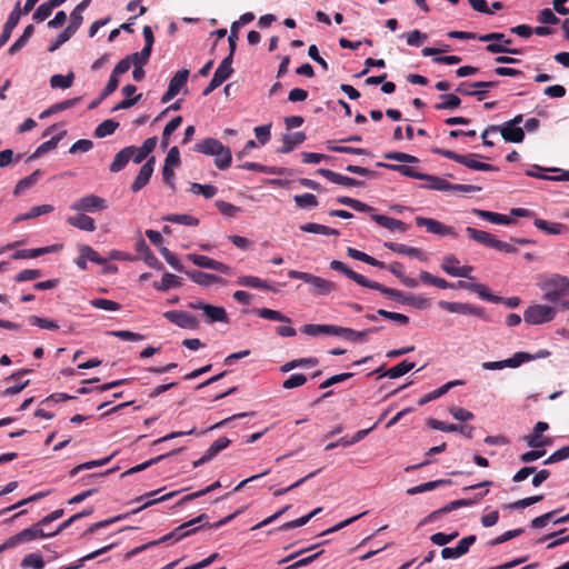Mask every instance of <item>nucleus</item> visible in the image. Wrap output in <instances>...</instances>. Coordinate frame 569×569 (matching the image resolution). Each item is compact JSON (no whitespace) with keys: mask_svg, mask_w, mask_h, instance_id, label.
I'll return each mask as SVG.
<instances>
[{"mask_svg":"<svg viewBox=\"0 0 569 569\" xmlns=\"http://www.w3.org/2000/svg\"><path fill=\"white\" fill-rule=\"evenodd\" d=\"M214 156V164L218 169L224 170L230 167L232 154L230 148L222 146L220 150H218L217 153H213Z\"/></svg>","mask_w":569,"mask_h":569,"instance_id":"49","label":"nucleus"},{"mask_svg":"<svg viewBox=\"0 0 569 569\" xmlns=\"http://www.w3.org/2000/svg\"><path fill=\"white\" fill-rule=\"evenodd\" d=\"M67 223L83 231L93 232L97 229L94 219L91 217L79 213L67 218Z\"/></svg>","mask_w":569,"mask_h":569,"instance_id":"25","label":"nucleus"},{"mask_svg":"<svg viewBox=\"0 0 569 569\" xmlns=\"http://www.w3.org/2000/svg\"><path fill=\"white\" fill-rule=\"evenodd\" d=\"M330 268L335 271H339L343 273L349 279L353 280L356 283L362 287H367L371 289V286L375 281L367 279L365 276L351 270L347 264L339 260H332L330 262Z\"/></svg>","mask_w":569,"mask_h":569,"instance_id":"19","label":"nucleus"},{"mask_svg":"<svg viewBox=\"0 0 569 569\" xmlns=\"http://www.w3.org/2000/svg\"><path fill=\"white\" fill-rule=\"evenodd\" d=\"M90 305L93 308L106 310V311H119L121 309V305L109 299L104 298H96L90 300Z\"/></svg>","mask_w":569,"mask_h":569,"instance_id":"62","label":"nucleus"},{"mask_svg":"<svg viewBox=\"0 0 569 569\" xmlns=\"http://www.w3.org/2000/svg\"><path fill=\"white\" fill-rule=\"evenodd\" d=\"M182 450H183V448H178V449H174V450H172V451H170L168 453L160 455L158 457L151 458V459H149V460H147V461L140 463V465H137V466L128 469L127 471H124L122 473V477L128 476V475H132V473H136V472H139V471H142V470L147 469L148 467H151V466L162 461L163 459H166V458H168L170 456H173V455H177V453L181 452Z\"/></svg>","mask_w":569,"mask_h":569,"instance_id":"31","label":"nucleus"},{"mask_svg":"<svg viewBox=\"0 0 569 569\" xmlns=\"http://www.w3.org/2000/svg\"><path fill=\"white\" fill-rule=\"evenodd\" d=\"M293 200L301 209L315 208L318 206V199L312 193L297 194Z\"/></svg>","mask_w":569,"mask_h":569,"instance_id":"64","label":"nucleus"},{"mask_svg":"<svg viewBox=\"0 0 569 569\" xmlns=\"http://www.w3.org/2000/svg\"><path fill=\"white\" fill-rule=\"evenodd\" d=\"M237 283L241 287H250L254 289L261 290H271L270 284L258 277L254 276H240L237 279Z\"/></svg>","mask_w":569,"mask_h":569,"instance_id":"41","label":"nucleus"},{"mask_svg":"<svg viewBox=\"0 0 569 569\" xmlns=\"http://www.w3.org/2000/svg\"><path fill=\"white\" fill-rule=\"evenodd\" d=\"M54 250V247H42L36 249H22L13 253V259H32L38 258L42 254L50 253Z\"/></svg>","mask_w":569,"mask_h":569,"instance_id":"46","label":"nucleus"},{"mask_svg":"<svg viewBox=\"0 0 569 569\" xmlns=\"http://www.w3.org/2000/svg\"><path fill=\"white\" fill-rule=\"evenodd\" d=\"M42 176V171L40 169L34 170L28 177L22 178L14 187L13 194L19 196L27 189L31 188L33 184L38 182L40 177Z\"/></svg>","mask_w":569,"mask_h":569,"instance_id":"38","label":"nucleus"},{"mask_svg":"<svg viewBox=\"0 0 569 569\" xmlns=\"http://www.w3.org/2000/svg\"><path fill=\"white\" fill-rule=\"evenodd\" d=\"M427 423L430 428L435 430H440L445 432H460L468 439H471L475 432V427L470 425L447 423L433 418L428 419Z\"/></svg>","mask_w":569,"mask_h":569,"instance_id":"12","label":"nucleus"},{"mask_svg":"<svg viewBox=\"0 0 569 569\" xmlns=\"http://www.w3.org/2000/svg\"><path fill=\"white\" fill-rule=\"evenodd\" d=\"M231 57H226L216 69L209 84L203 89L202 94L209 96L213 90L220 87L233 72L231 67Z\"/></svg>","mask_w":569,"mask_h":569,"instance_id":"10","label":"nucleus"},{"mask_svg":"<svg viewBox=\"0 0 569 569\" xmlns=\"http://www.w3.org/2000/svg\"><path fill=\"white\" fill-rule=\"evenodd\" d=\"M317 173L328 179L330 182L345 186V187H362L365 184L363 181L342 176L338 172H335L329 169L320 168L317 170Z\"/></svg>","mask_w":569,"mask_h":569,"instance_id":"21","label":"nucleus"},{"mask_svg":"<svg viewBox=\"0 0 569 569\" xmlns=\"http://www.w3.org/2000/svg\"><path fill=\"white\" fill-rule=\"evenodd\" d=\"M385 247L399 254L410 256L421 261L426 260V257L423 256L422 251L415 247H409L407 244L397 242H386Z\"/></svg>","mask_w":569,"mask_h":569,"instance_id":"27","label":"nucleus"},{"mask_svg":"<svg viewBox=\"0 0 569 569\" xmlns=\"http://www.w3.org/2000/svg\"><path fill=\"white\" fill-rule=\"evenodd\" d=\"M449 263H459V260L455 254H447L443 257L441 263L442 270L452 277L471 279L470 273L473 270L471 266L449 267Z\"/></svg>","mask_w":569,"mask_h":569,"instance_id":"18","label":"nucleus"},{"mask_svg":"<svg viewBox=\"0 0 569 569\" xmlns=\"http://www.w3.org/2000/svg\"><path fill=\"white\" fill-rule=\"evenodd\" d=\"M448 485H451V480H449V479H438V480H433V481H428V482L421 483L419 486L409 488L407 490V495L415 496V495L422 493L426 491H431L439 487L448 486Z\"/></svg>","mask_w":569,"mask_h":569,"instance_id":"34","label":"nucleus"},{"mask_svg":"<svg viewBox=\"0 0 569 569\" xmlns=\"http://www.w3.org/2000/svg\"><path fill=\"white\" fill-rule=\"evenodd\" d=\"M189 78V70H179L170 80L167 91L161 97V102L167 103L173 99L179 91L186 86Z\"/></svg>","mask_w":569,"mask_h":569,"instance_id":"14","label":"nucleus"},{"mask_svg":"<svg viewBox=\"0 0 569 569\" xmlns=\"http://www.w3.org/2000/svg\"><path fill=\"white\" fill-rule=\"evenodd\" d=\"M187 258L197 267L212 269L222 273H229L231 268L220 261L211 259L207 256L189 253Z\"/></svg>","mask_w":569,"mask_h":569,"instance_id":"16","label":"nucleus"},{"mask_svg":"<svg viewBox=\"0 0 569 569\" xmlns=\"http://www.w3.org/2000/svg\"><path fill=\"white\" fill-rule=\"evenodd\" d=\"M118 128H119V122H117L112 119H108L97 126L93 134L96 138H104L107 136L112 134Z\"/></svg>","mask_w":569,"mask_h":569,"instance_id":"52","label":"nucleus"},{"mask_svg":"<svg viewBox=\"0 0 569 569\" xmlns=\"http://www.w3.org/2000/svg\"><path fill=\"white\" fill-rule=\"evenodd\" d=\"M525 441L528 447L538 449L550 445L551 440L548 437L542 436L540 432L533 431L531 435L525 437Z\"/></svg>","mask_w":569,"mask_h":569,"instance_id":"60","label":"nucleus"},{"mask_svg":"<svg viewBox=\"0 0 569 569\" xmlns=\"http://www.w3.org/2000/svg\"><path fill=\"white\" fill-rule=\"evenodd\" d=\"M433 153L442 156L447 159L456 161L460 164L466 166L471 170L477 171H498L499 169L492 164L478 161L477 158H482L481 154L478 153H469V154H459L455 151L441 149V148H432Z\"/></svg>","mask_w":569,"mask_h":569,"instance_id":"2","label":"nucleus"},{"mask_svg":"<svg viewBox=\"0 0 569 569\" xmlns=\"http://www.w3.org/2000/svg\"><path fill=\"white\" fill-rule=\"evenodd\" d=\"M472 212L483 219V220H487L491 223H496V224H505V226H509L511 223H513V220L506 216V214H501V213H498V212H492V211H487V210H481V209H473Z\"/></svg>","mask_w":569,"mask_h":569,"instance_id":"28","label":"nucleus"},{"mask_svg":"<svg viewBox=\"0 0 569 569\" xmlns=\"http://www.w3.org/2000/svg\"><path fill=\"white\" fill-rule=\"evenodd\" d=\"M441 99L442 102L435 106L437 110H455L461 104V99L453 93L442 94Z\"/></svg>","mask_w":569,"mask_h":569,"instance_id":"55","label":"nucleus"},{"mask_svg":"<svg viewBox=\"0 0 569 569\" xmlns=\"http://www.w3.org/2000/svg\"><path fill=\"white\" fill-rule=\"evenodd\" d=\"M222 143L214 138H207L194 144L193 150L199 153L213 156L222 148Z\"/></svg>","mask_w":569,"mask_h":569,"instance_id":"32","label":"nucleus"},{"mask_svg":"<svg viewBox=\"0 0 569 569\" xmlns=\"http://www.w3.org/2000/svg\"><path fill=\"white\" fill-rule=\"evenodd\" d=\"M335 336H341L350 341H363L368 336V331H366V330L357 331L351 328L336 326Z\"/></svg>","mask_w":569,"mask_h":569,"instance_id":"48","label":"nucleus"},{"mask_svg":"<svg viewBox=\"0 0 569 569\" xmlns=\"http://www.w3.org/2000/svg\"><path fill=\"white\" fill-rule=\"evenodd\" d=\"M502 138L508 142L520 143L525 139V131L520 127L507 124L506 122L500 127L499 130Z\"/></svg>","mask_w":569,"mask_h":569,"instance_id":"26","label":"nucleus"},{"mask_svg":"<svg viewBox=\"0 0 569 569\" xmlns=\"http://www.w3.org/2000/svg\"><path fill=\"white\" fill-rule=\"evenodd\" d=\"M415 362L403 360L395 367H391L382 376L389 377L390 379H397L408 373L410 370L415 368Z\"/></svg>","mask_w":569,"mask_h":569,"instance_id":"45","label":"nucleus"},{"mask_svg":"<svg viewBox=\"0 0 569 569\" xmlns=\"http://www.w3.org/2000/svg\"><path fill=\"white\" fill-rule=\"evenodd\" d=\"M478 40L482 41V42H491L486 47V50L490 53H510V54H520L521 53L520 49L508 47L512 42V40L506 38L505 33H501V32H491V33L480 34L478 37Z\"/></svg>","mask_w":569,"mask_h":569,"instance_id":"5","label":"nucleus"},{"mask_svg":"<svg viewBox=\"0 0 569 569\" xmlns=\"http://www.w3.org/2000/svg\"><path fill=\"white\" fill-rule=\"evenodd\" d=\"M301 331L308 336H318L321 333L332 335L336 333V326L332 325H305Z\"/></svg>","mask_w":569,"mask_h":569,"instance_id":"47","label":"nucleus"},{"mask_svg":"<svg viewBox=\"0 0 569 569\" xmlns=\"http://www.w3.org/2000/svg\"><path fill=\"white\" fill-rule=\"evenodd\" d=\"M542 299L548 302H559L561 298L569 296V278L555 273L546 279L541 286Z\"/></svg>","mask_w":569,"mask_h":569,"instance_id":"1","label":"nucleus"},{"mask_svg":"<svg viewBox=\"0 0 569 569\" xmlns=\"http://www.w3.org/2000/svg\"><path fill=\"white\" fill-rule=\"evenodd\" d=\"M132 151L133 150H131V148H123V149H121L114 156V159L111 162L110 168H109L110 171L117 173V172L121 171L122 169H124V167L131 160Z\"/></svg>","mask_w":569,"mask_h":569,"instance_id":"35","label":"nucleus"},{"mask_svg":"<svg viewBox=\"0 0 569 569\" xmlns=\"http://www.w3.org/2000/svg\"><path fill=\"white\" fill-rule=\"evenodd\" d=\"M70 208L79 212H94L108 208L107 200L96 194H87L74 201Z\"/></svg>","mask_w":569,"mask_h":569,"instance_id":"11","label":"nucleus"},{"mask_svg":"<svg viewBox=\"0 0 569 569\" xmlns=\"http://www.w3.org/2000/svg\"><path fill=\"white\" fill-rule=\"evenodd\" d=\"M371 219L377 222L380 227L386 228L390 231L406 232L408 230V224L401 220L373 213L371 214Z\"/></svg>","mask_w":569,"mask_h":569,"instance_id":"23","label":"nucleus"},{"mask_svg":"<svg viewBox=\"0 0 569 569\" xmlns=\"http://www.w3.org/2000/svg\"><path fill=\"white\" fill-rule=\"evenodd\" d=\"M306 140V134L302 131L295 133H287L282 138V146L279 148L280 153H289L293 148Z\"/></svg>","mask_w":569,"mask_h":569,"instance_id":"30","label":"nucleus"},{"mask_svg":"<svg viewBox=\"0 0 569 569\" xmlns=\"http://www.w3.org/2000/svg\"><path fill=\"white\" fill-rule=\"evenodd\" d=\"M300 230L303 232L319 233V234H323V236H339L340 234L339 230H337V229H333V228H330V227H327V226H323L320 223H315V222H308V223L301 224Z\"/></svg>","mask_w":569,"mask_h":569,"instance_id":"40","label":"nucleus"},{"mask_svg":"<svg viewBox=\"0 0 569 569\" xmlns=\"http://www.w3.org/2000/svg\"><path fill=\"white\" fill-rule=\"evenodd\" d=\"M44 525H40V521L26 528L7 539L10 548H16L19 545L27 543L37 539L51 538L50 532L44 531Z\"/></svg>","mask_w":569,"mask_h":569,"instance_id":"7","label":"nucleus"},{"mask_svg":"<svg viewBox=\"0 0 569 569\" xmlns=\"http://www.w3.org/2000/svg\"><path fill=\"white\" fill-rule=\"evenodd\" d=\"M66 133H67V131L63 130L60 133H58L54 137H52L50 140L41 143L36 149V151L29 157V160H34V159L43 156L44 153L56 149L58 143H59V141L64 137Z\"/></svg>","mask_w":569,"mask_h":569,"instance_id":"33","label":"nucleus"},{"mask_svg":"<svg viewBox=\"0 0 569 569\" xmlns=\"http://www.w3.org/2000/svg\"><path fill=\"white\" fill-rule=\"evenodd\" d=\"M487 493H488V490H486L483 492H479L478 495H476V497L473 499H458V500L450 501L442 508L429 513L421 521V525L433 522V521L438 520L440 516L451 512L458 508L471 506V505L476 503L477 501L481 500Z\"/></svg>","mask_w":569,"mask_h":569,"instance_id":"9","label":"nucleus"},{"mask_svg":"<svg viewBox=\"0 0 569 569\" xmlns=\"http://www.w3.org/2000/svg\"><path fill=\"white\" fill-rule=\"evenodd\" d=\"M154 163L156 158L151 157L142 164V167L139 170V173L137 174L134 181L131 184V190L133 192L140 191L148 184L154 170Z\"/></svg>","mask_w":569,"mask_h":569,"instance_id":"17","label":"nucleus"},{"mask_svg":"<svg viewBox=\"0 0 569 569\" xmlns=\"http://www.w3.org/2000/svg\"><path fill=\"white\" fill-rule=\"evenodd\" d=\"M318 359L317 358H313V357H310V358H301V359H295V360H291L287 363H284L280 370L282 372H288V371H291L292 369L295 368H298V367H315L318 365Z\"/></svg>","mask_w":569,"mask_h":569,"instance_id":"56","label":"nucleus"},{"mask_svg":"<svg viewBox=\"0 0 569 569\" xmlns=\"http://www.w3.org/2000/svg\"><path fill=\"white\" fill-rule=\"evenodd\" d=\"M347 253L350 258L362 261L365 263H368L373 267L378 268H385L386 264L382 261L377 260L376 258L367 254L366 252H362L360 250H357L355 248L349 247L347 249Z\"/></svg>","mask_w":569,"mask_h":569,"instance_id":"44","label":"nucleus"},{"mask_svg":"<svg viewBox=\"0 0 569 569\" xmlns=\"http://www.w3.org/2000/svg\"><path fill=\"white\" fill-rule=\"evenodd\" d=\"M371 289L380 291L383 296L392 300L403 305L412 306L418 309H423L429 305L428 300L423 297L415 296L412 293H405L400 290L386 287L377 281L373 282Z\"/></svg>","mask_w":569,"mask_h":569,"instance_id":"3","label":"nucleus"},{"mask_svg":"<svg viewBox=\"0 0 569 569\" xmlns=\"http://www.w3.org/2000/svg\"><path fill=\"white\" fill-rule=\"evenodd\" d=\"M535 359V356L528 352L519 351L516 352L511 358L501 360L502 361V368H518L523 362L531 361Z\"/></svg>","mask_w":569,"mask_h":569,"instance_id":"50","label":"nucleus"},{"mask_svg":"<svg viewBox=\"0 0 569 569\" xmlns=\"http://www.w3.org/2000/svg\"><path fill=\"white\" fill-rule=\"evenodd\" d=\"M376 166L379 168H386V169L399 172L402 176L419 179V180L427 178L426 173L418 172L413 168L408 167L406 164H392V163L377 162Z\"/></svg>","mask_w":569,"mask_h":569,"instance_id":"29","label":"nucleus"},{"mask_svg":"<svg viewBox=\"0 0 569 569\" xmlns=\"http://www.w3.org/2000/svg\"><path fill=\"white\" fill-rule=\"evenodd\" d=\"M500 81H462L456 88V92L462 96L476 97L478 101H482L488 96V89L498 87Z\"/></svg>","mask_w":569,"mask_h":569,"instance_id":"6","label":"nucleus"},{"mask_svg":"<svg viewBox=\"0 0 569 569\" xmlns=\"http://www.w3.org/2000/svg\"><path fill=\"white\" fill-rule=\"evenodd\" d=\"M163 317L180 328L197 329L199 327L198 319L187 311L170 310L164 312Z\"/></svg>","mask_w":569,"mask_h":569,"instance_id":"13","label":"nucleus"},{"mask_svg":"<svg viewBox=\"0 0 569 569\" xmlns=\"http://www.w3.org/2000/svg\"><path fill=\"white\" fill-rule=\"evenodd\" d=\"M190 280L202 287H209L213 283L226 284V280L213 273H207L199 270H187L184 271Z\"/></svg>","mask_w":569,"mask_h":569,"instance_id":"22","label":"nucleus"},{"mask_svg":"<svg viewBox=\"0 0 569 569\" xmlns=\"http://www.w3.org/2000/svg\"><path fill=\"white\" fill-rule=\"evenodd\" d=\"M182 123V117L177 116L173 119H171L164 127L161 136V148L166 150L169 147L170 143V136L173 131H176L180 124Z\"/></svg>","mask_w":569,"mask_h":569,"instance_id":"43","label":"nucleus"},{"mask_svg":"<svg viewBox=\"0 0 569 569\" xmlns=\"http://www.w3.org/2000/svg\"><path fill=\"white\" fill-rule=\"evenodd\" d=\"M116 545L114 543H110L108 546H104L98 550H94L92 551L91 553H88L83 557H81L76 565H71V566H68V567H64V568H61V569H79L80 567L83 566V563L88 560H91V559H94L96 557L102 555V553H106L108 551H110Z\"/></svg>","mask_w":569,"mask_h":569,"instance_id":"59","label":"nucleus"},{"mask_svg":"<svg viewBox=\"0 0 569 569\" xmlns=\"http://www.w3.org/2000/svg\"><path fill=\"white\" fill-rule=\"evenodd\" d=\"M308 284L311 286L310 292L312 295L327 296L336 290L337 286L333 281L323 279L321 277L312 274Z\"/></svg>","mask_w":569,"mask_h":569,"instance_id":"24","label":"nucleus"},{"mask_svg":"<svg viewBox=\"0 0 569 569\" xmlns=\"http://www.w3.org/2000/svg\"><path fill=\"white\" fill-rule=\"evenodd\" d=\"M533 224L536 226V228L548 234H560L567 229V227L562 223L549 222L547 220L539 218L535 219Z\"/></svg>","mask_w":569,"mask_h":569,"instance_id":"39","label":"nucleus"},{"mask_svg":"<svg viewBox=\"0 0 569 569\" xmlns=\"http://www.w3.org/2000/svg\"><path fill=\"white\" fill-rule=\"evenodd\" d=\"M186 531V529H179V527H177L173 531H171L170 533L161 537L159 540H154V541H150L146 545H142L136 549H133L129 556H133V555H137L138 552L140 551H143L150 547H153V546H157L159 543H162V542H167L169 541L170 539H174L176 541L178 540H181L182 538H178L179 535H181V532Z\"/></svg>","mask_w":569,"mask_h":569,"instance_id":"37","label":"nucleus"},{"mask_svg":"<svg viewBox=\"0 0 569 569\" xmlns=\"http://www.w3.org/2000/svg\"><path fill=\"white\" fill-rule=\"evenodd\" d=\"M439 307L448 312L460 313V315H471L479 318H485L483 308L476 307L469 303L463 302H449V301H440Z\"/></svg>","mask_w":569,"mask_h":569,"instance_id":"15","label":"nucleus"},{"mask_svg":"<svg viewBox=\"0 0 569 569\" xmlns=\"http://www.w3.org/2000/svg\"><path fill=\"white\" fill-rule=\"evenodd\" d=\"M28 321L31 326H37L41 329H46V330H58L59 329V325L56 321L47 319V318H41V317L34 316V315L29 316Z\"/></svg>","mask_w":569,"mask_h":569,"instance_id":"63","label":"nucleus"},{"mask_svg":"<svg viewBox=\"0 0 569 569\" xmlns=\"http://www.w3.org/2000/svg\"><path fill=\"white\" fill-rule=\"evenodd\" d=\"M73 80H74V73L73 72H69L66 76H63V74H53L50 78V86L53 89H57V88H59V89H68V88H70L72 86Z\"/></svg>","mask_w":569,"mask_h":569,"instance_id":"54","label":"nucleus"},{"mask_svg":"<svg viewBox=\"0 0 569 569\" xmlns=\"http://www.w3.org/2000/svg\"><path fill=\"white\" fill-rule=\"evenodd\" d=\"M256 313L263 319L287 322V323L291 322L290 318H288L287 316H284L283 313H281L280 311H277V310L261 308V309H257Z\"/></svg>","mask_w":569,"mask_h":569,"instance_id":"57","label":"nucleus"},{"mask_svg":"<svg viewBox=\"0 0 569 569\" xmlns=\"http://www.w3.org/2000/svg\"><path fill=\"white\" fill-rule=\"evenodd\" d=\"M22 11L20 8V1L14 4L13 10L10 12L8 20L6 21L1 36H0V48H2L10 39L12 30L19 23V20L22 16Z\"/></svg>","mask_w":569,"mask_h":569,"instance_id":"20","label":"nucleus"},{"mask_svg":"<svg viewBox=\"0 0 569 569\" xmlns=\"http://www.w3.org/2000/svg\"><path fill=\"white\" fill-rule=\"evenodd\" d=\"M419 278L423 283L431 284L440 289L453 288V284L449 283L447 280L432 276L428 271H421Z\"/></svg>","mask_w":569,"mask_h":569,"instance_id":"53","label":"nucleus"},{"mask_svg":"<svg viewBox=\"0 0 569 569\" xmlns=\"http://www.w3.org/2000/svg\"><path fill=\"white\" fill-rule=\"evenodd\" d=\"M466 232L472 240L486 246L493 248L498 251L506 253H516L518 250L515 246L496 239L491 233L482 230H478L472 227H467Z\"/></svg>","mask_w":569,"mask_h":569,"instance_id":"4","label":"nucleus"},{"mask_svg":"<svg viewBox=\"0 0 569 569\" xmlns=\"http://www.w3.org/2000/svg\"><path fill=\"white\" fill-rule=\"evenodd\" d=\"M209 323L213 322H228V315L224 308L208 305L203 311Z\"/></svg>","mask_w":569,"mask_h":569,"instance_id":"36","label":"nucleus"},{"mask_svg":"<svg viewBox=\"0 0 569 569\" xmlns=\"http://www.w3.org/2000/svg\"><path fill=\"white\" fill-rule=\"evenodd\" d=\"M181 284L180 278L173 273L166 272L162 276L161 282H154L153 287L158 291H168L171 288L179 287Z\"/></svg>","mask_w":569,"mask_h":569,"instance_id":"51","label":"nucleus"},{"mask_svg":"<svg viewBox=\"0 0 569 569\" xmlns=\"http://www.w3.org/2000/svg\"><path fill=\"white\" fill-rule=\"evenodd\" d=\"M53 9H56V6H53V3L51 2V0L47 1V2H43L42 4H40L37 10L34 11L33 16H32V19L36 21V22H41V21H44L47 18H49L53 11Z\"/></svg>","mask_w":569,"mask_h":569,"instance_id":"61","label":"nucleus"},{"mask_svg":"<svg viewBox=\"0 0 569 569\" xmlns=\"http://www.w3.org/2000/svg\"><path fill=\"white\" fill-rule=\"evenodd\" d=\"M78 29L79 28L77 26L70 22L67 28L57 37V39L49 46L48 51L54 52L58 50L77 32Z\"/></svg>","mask_w":569,"mask_h":569,"instance_id":"42","label":"nucleus"},{"mask_svg":"<svg viewBox=\"0 0 569 569\" xmlns=\"http://www.w3.org/2000/svg\"><path fill=\"white\" fill-rule=\"evenodd\" d=\"M164 221L172 222V223H179L184 226H191L196 227L199 224V219L196 217H192L190 214H168L163 217Z\"/></svg>","mask_w":569,"mask_h":569,"instance_id":"58","label":"nucleus"},{"mask_svg":"<svg viewBox=\"0 0 569 569\" xmlns=\"http://www.w3.org/2000/svg\"><path fill=\"white\" fill-rule=\"evenodd\" d=\"M557 309L547 305H531L523 312V319L529 325H542L555 319Z\"/></svg>","mask_w":569,"mask_h":569,"instance_id":"8","label":"nucleus"}]
</instances>
